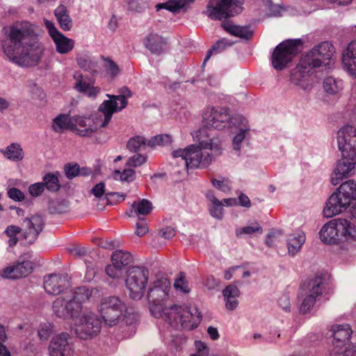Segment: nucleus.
Here are the masks:
<instances>
[{
	"mask_svg": "<svg viewBox=\"0 0 356 356\" xmlns=\"http://www.w3.org/2000/svg\"><path fill=\"white\" fill-rule=\"evenodd\" d=\"M170 290L171 284L167 277H161L152 282L147 294L152 314L175 329L191 330L197 327L202 320L199 311L174 303Z\"/></svg>",
	"mask_w": 356,
	"mask_h": 356,
	"instance_id": "nucleus-1",
	"label": "nucleus"
},
{
	"mask_svg": "<svg viewBox=\"0 0 356 356\" xmlns=\"http://www.w3.org/2000/svg\"><path fill=\"white\" fill-rule=\"evenodd\" d=\"M94 290L86 286H79L70 296H60L52 304L54 314L60 318L70 319L71 329L77 337L90 339L96 337L101 331V321L92 312H83L82 304L92 296Z\"/></svg>",
	"mask_w": 356,
	"mask_h": 356,
	"instance_id": "nucleus-2",
	"label": "nucleus"
},
{
	"mask_svg": "<svg viewBox=\"0 0 356 356\" xmlns=\"http://www.w3.org/2000/svg\"><path fill=\"white\" fill-rule=\"evenodd\" d=\"M3 48L4 53L11 60L26 67L35 65L41 53L33 25L27 22L10 28Z\"/></svg>",
	"mask_w": 356,
	"mask_h": 356,
	"instance_id": "nucleus-3",
	"label": "nucleus"
},
{
	"mask_svg": "<svg viewBox=\"0 0 356 356\" xmlns=\"http://www.w3.org/2000/svg\"><path fill=\"white\" fill-rule=\"evenodd\" d=\"M194 137L198 145H191L185 149H179L172 152L174 159L184 170L188 168H207L212 161L209 151L218 152L220 154V144L218 138L211 136L205 129L195 132Z\"/></svg>",
	"mask_w": 356,
	"mask_h": 356,
	"instance_id": "nucleus-4",
	"label": "nucleus"
},
{
	"mask_svg": "<svg viewBox=\"0 0 356 356\" xmlns=\"http://www.w3.org/2000/svg\"><path fill=\"white\" fill-rule=\"evenodd\" d=\"M333 46L324 42L303 54L297 66L291 71V81L305 90H310L314 86V77L311 72L329 60L333 54Z\"/></svg>",
	"mask_w": 356,
	"mask_h": 356,
	"instance_id": "nucleus-5",
	"label": "nucleus"
},
{
	"mask_svg": "<svg viewBox=\"0 0 356 356\" xmlns=\"http://www.w3.org/2000/svg\"><path fill=\"white\" fill-rule=\"evenodd\" d=\"M338 145L342 153V159L338 162L331 177V183L336 186L344 178L350 175L355 166V157H351V151L356 145V129L347 125L338 131Z\"/></svg>",
	"mask_w": 356,
	"mask_h": 356,
	"instance_id": "nucleus-6",
	"label": "nucleus"
},
{
	"mask_svg": "<svg viewBox=\"0 0 356 356\" xmlns=\"http://www.w3.org/2000/svg\"><path fill=\"white\" fill-rule=\"evenodd\" d=\"M101 323L113 327L119 325H132L136 318L134 313L127 312L126 305L118 296H111L102 298L97 306Z\"/></svg>",
	"mask_w": 356,
	"mask_h": 356,
	"instance_id": "nucleus-7",
	"label": "nucleus"
},
{
	"mask_svg": "<svg viewBox=\"0 0 356 356\" xmlns=\"http://www.w3.org/2000/svg\"><path fill=\"white\" fill-rule=\"evenodd\" d=\"M116 111L115 102L105 100L99 107L100 114L95 118L72 117L71 131L83 137L90 136L99 128L106 127Z\"/></svg>",
	"mask_w": 356,
	"mask_h": 356,
	"instance_id": "nucleus-8",
	"label": "nucleus"
},
{
	"mask_svg": "<svg viewBox=\"0 0 356 356\" xmlns=\"http://www.w3.org/2000/svg\"><path fill=\"white\" fill-rule=\"evenodd\" d=\"M149 280V270L143 267L133 266L127 272L125 285L131 299L143 298Z\"/></svg>",
	"mask_w": 356,
	"mask_h": 356,
	"instance_id": "nucleus-9",
	"label": "nucleus"
},
{
	"mask_svg": "<svg viewBox=\"0 0 356 356\" xmlns=\"http://www.w3.org/2000/svg\"><path fill=\"white\" fill-rule=\"evenodd\" d=\"M242 3L238 0H211L207 6L208 16L221 20L241 12Z\"/></svg>",
	"mask_w": 356,
	"mask_h": 356,
	"instance_id": "nucleus-10",
	"label": "nucleus"
},
{
	"mask_svg": "<svg viewBox=\"0 0 356 356\" xmlns=\"http://www.w3.org/2000/svg\"><path fill=\"white\" fill-rule=\"evenodd\" d=\"M299 44L300 42L298 40H285L279 44L274 49L271 58L273 67L277 70L285 68L297 54Z\"/></svg>",
	"mask_w": 356,
	"mask_h": 356,
	"instance_id": "nucleus-11",
	"label": "nucleus"
},
{
	"mask_svg": "<svg viewBox=\"0 0 356 356\" xmlns=\"http://www.w3.org/2000/svg\"><path fill=\"white\" fill-rule=\"evenodd\" d=\"M230 115L225 108L211 107L207 108L202 113V122L204 126L202 129L213 128L222 129L230 124Z\"/></svg>",
	"mask_w": 356,
	"mask_h": 356,
	"instance_id": "nucleus-12",
	"label": "nucleus"
},
{
	"mask_svg": "<svg viewBox=\"0 0 356 356\" xmlns=\"http://www.w3.org/2000/svg\"><path fill=\"white\" fill-rule=\"evenodd\" d=\"M325 278L322 275H316L311 279L303 289L305 298L300 305V311L306 313L314 305L316 298L321 296L324 291Z\"/></svg>",
	"mask_w": 356,
	"mask_h": 356,
	"instance_id": "nucleus-13",
	"label": "nucleus"
},
{
	"mask_svg": "<svg viewBox=\"0 0 356 356\" xmlns=\"http://www.w3.org/2000/svg\"><path fill=\"white\" fill-rule=\"evenodd\" d=\"M339 245L345 250H350L356 248V227L348 220L337 218Z\"/></svg>",
	"mask_w": 356,
	"mask_h": 356,
	"instance_id": "nucleus-14",
	"label": "nucleus"
},
{
	"mask_svg": "<svg viewBox=\"0 0 356 356\" xmlns=\"http://www.w3.org/2000/svg\"><path fill=\"white\" fill-rule=\"evenodd\" d=\"M333 336V350L332 355H341L345 349H351L348 348L347 345L350 341L353 331L349 325H336L332 327ZM354 346L352 349H355Z\"/></svg>",
	"mask_w": 356,
	"mask_h": 356,
	"instance_id": "nucleus-15",
	"label": "nucleus"
},
{
	"mask_svg": "<svg viewBox=\"0 0 356 356\" xmlns=\"http://www.w3.org/2000/svg\"><path fill=\"white\" fill-rule=\"evenodd\" d=\"M44 225V220L39 214L32 215L31 217L24 219L22 228V234L28 243L32 244L35 242L42 231Z\"/></svg>",
	"mask_w": 356,
	"mask_h": 356,
	"instance_id": "nucleus-16",
	"label": "nucleus"
},
{
	"mask_svg": "<svg viewBox=\"0 0 356 356\" xmlns=\"http://www.w3.org/2000/svg\"><path fill=\"white\" fill-rule=\"evenodd\" d=\"M43 286L47 293L56 296L68 293L70 285L67 275L51 274L44 277Z\"/></svg>",
	"mask_w": 356,
	"mask_h": 356,
	"instance_id": "nucleus-17",
	"label": "nucleus"
},
{
	"mask_svg": "<svg viewBox=\"0 0 356 356\" xmlns=\"http://www.w3.org/2000/svg\"><path fill=\"white\" fill-rule=\"evenodd\" d=\"M70 335L63 332L55 336L50 342L49 351L50 356H72L73 350L69 343Z\"/></svg>",
	"mask_w": 356,
	"mask_h": 356,
	"instance_id": "nucleus-18",
	"label": "nucleus"
},
{
	"mask_svg": "<svg viewBox=\"0 0 356 356\" xmlns=\"http://www.w3.org/2000/svg\"><path fill=\"white\" fill-rule=\"evenodd\" d=\"M33 269V264L30 261H24L8 266L0 270V275L3 278L18 279L27 276Z\"/></svg>",
	"mask_w": 356,
	"mask_h": 356,
	"instance_id": "nucleus-19",
	"label": "nucleus"
},
{
	"mask_svg": "<svg viewBox=\"0 0 356 356\" xmlns=\"http://www.w3.org/2000/svg\"><path fill=\"white\" fill-rule=\"evenodd\" d=\"M343 203L342 197L337 192L333 193L328 199L323 211V216L328 218L341 213L349 207Z\"/></svg>",
	"mask_w": 356,
	"mask_h": 356,
	"instance_id": "nucleus-20",
	"label": "nucleus"
},
{
	"mask_svg": "<svg viewBox=\"0 0 356 356\" xmlns=\"http://www.w3.org/2000/svg\"><path fill=\"white\" fill-rule=\"evenodd\" d=\"M344 69L354 79H356V41L348 44L342 55Z\"/></svg>",
	"mask_w": 356,
	"mask_h": 356,
	"instance_id": "nucleus-21",
	"label": "nucleus"
},
{
	"mask_svg": "<svg viewBox=\"0 0 356 356\" xmlns=\"http://www.w3.org/2000/svg\"><path fill=\"white\" fill-rule=\"evenodd\" d=\"M74 79L76 80L74 88L89 97H96L100 92V88L95 86L93 82L85 79L82 74L77 72L74 74Z\"/></svg>",
	"mask_w": 356,
	"mask_h": 356,
	"instance_id": "nucleus-22",
	"label": "nucleus"
},
{
	"mask_svg": "<svg viewBox=\"0 0 356 356\" xmlns=\"http://www.w3.org/2000/svg\"><path fill=\"white\" fill-rule=\"evenodd\" d=\"M337 218L333 219L321 228L319 235L321 240L327 244H339Z\"/></svg>",
	"mask_w": 356,
	"mask_h": 356,
	"instance_id": "nucleus-23",
	"label": "nucleus"
},
{
	"mask_svg": "<svg viewBox=\"0 0 356 356\" xmlns=\"http://www.w3.org/2000/svg\"><path fill=\"white\" fill-rule=\"evenodd\" d=\"M337 193L342 197L343 204L350 206L353 201L356 200V182L350 179L342 183Z\"/></svg>",
	"mask_w": 356,
	"mask_h": 356,
	"instance_id": "nucleus-24",
	"label": "nucleus"
},
{
	"mask_svg": "<svg viewBox=\"0 0 356 356\" xmlns=\"http://www.w3.org/2000/svg\"><path fill=\"white\" fill-rule=\"evenodd\" d=\"M145 47L152 53L160 54L165 50L166 42L163 38L154 33H150L145 40Z\"/></svg>",
	"mask_w": 356,
	"mask_h": 356,
	"instance_id": "nucleus-25",
	"label": "nucleus"
},
{
	"mask_svg": "<svg viewBox=\"0 0 356 356\" xmlns=\"http://www.w3.org/2000/svg\"><path fill=\"white\" fill-rule=\"evenodd\" d=\"M223 29L231 35L244 39H250L253 35L250 27L234 25L229 22L222 23Z\"/></svg>",
	"mask_w": 356,
	"mask_h": 356,
	"instance_id": "nucleus-26",
	"label": "nucleus"
},
{
	"mask_svg": "<svg viewBox=\"0 0 356 356\" xmlns=\"http://www.w3.org/2000/svg\"><path fill=\"white\" fill-rule=\"evenodd\" d=\"M53 40L56 44V51L60 54H67L71 51L74 47L73 40L67 38L61 33L53 36Z\"/></svg>",
	"mask_w": 356,
	"mask_h": 356,
	"instance_id": "nucleus-27",
	"label": "nucleus"
},
{
	"mask_svg": "<svg viewBox=\"0 0 356 356\" xmlns=\"http://www.w3.org/2000/svg\"><path fill=\"white\" fill-rule=\"evenodd\" d=\"M55 16L63 31H69L72 26V22L69 16L68 10L63 5L55 10Z\"/></svg>",
	"mask_w": 356,
	"mask_h": 356,
	"instance_id": "nucleus-28",
	"label": "nucleus"
},
{
	"mask_svg": "<svg viewBox=\"0 0 356 356\" xmlns=\"http://www.w3.org/2000/svg\"><path fill=\"white\" fill-rule=\"evenodd\" d=\"M223 296L226 299V307L229 310L234 309L238 305L236 298L239 296V291L236 286L229 285L223 291Z\"/></svg>",
	"mask_w": 356,
	"mask_h": 356,
	"instance_id": "nucleus-29",
	"label": "nucleus"
},
{
	"mask_svg": "<svg viewBox=\"0 0 356 356\" xmlns=\"http://www.w3.org/2000/svg\"><path fill=\"white\" fill-rule=\"evenodd\" d=\"M305 241L303 232L289 235L288 238V250L291 255L296 254Z\"/></svg>",
	"mask_w": 356,
	"mask_h": 356,
	"instance_id": "nucleus-30",
	"label": "nucleus"
},
{
	"mask_svg": "<svg viewBox=\"0 0 356 356\" xmlns=\"http://www.w3.org/2000/svg\"><path fill=\"white\" fill-rule=\"evenodd\" d=\"M120 94L118 95H107V96L111 98V99H109L110 101L115 102L117 106L116 111L125 108L127 105V98L132 95L131 92L127 87L122 88L120 90Z\"/></svg>",
	"mask_w": 356,
	"mask_h": 356,
	"instance_id": "nucleus-31",
	"label": "nucleus"
},
{
	"mask_svg": "<svg viewBox=\"0 0 356 356\" xmlns=\"http://www.w3.org/2000/svg\"><path fill=\"white\" fill-rule=\"evenodd\" d=\"M111 260L113 264H115V265L125 268V266L130 264L133 259L132 256L129 252H124L122 250H117L113 253Z\"/></svg>",
	"mask_w": 356,
	"mask_h": 356,
	"instance_id": "nucleus-32",
	"label": "nucleus"
},
{
	"mask_svg": "<svg viewBox=\"0 0 356 356\" xmlns=\"http://www.w3.org/2000/svg\"><path fill=\"white\" fill-rule=\"evenodd\" d=\"M131 208V213L134 212L137 216H146L151 212L152 205L149 200L143 199L138 202H134Z\"/></svg>",
	"mask_w": 356,
	"mask_h": 356,
	"instance_id": "nucleus-33",
	"label": "nucleus"
},
{
	"mask_svg": "<svg viewBox=\"0 0 356 356\" xmlns=\"http://www.w3.org/2000/svg\"><path fill=\"white\" fill-rule=\"evenodd\" d=\"M325 91L330 95L338 94L343 88V83L341 80H336L332 76H328L323 81Z\"/></svg>",
	"mask_w": 356,
	"mask_h": 356,
	"instance_id": "nucleus-34",
	"label": "nucleus"
},
{
	"mask_svg": "<svg viewBox=\"0 0 356 356\" xmlns=\"http://www.w3.org/2000/svg\"><path fill=\"white\" fill-rule=\"evenodd\" d=\"M53 129L57 132H60L64 129H70L72 127V117L65 115L58 116L53 123Z\"/></svg>",
	"mask_w": 356,
	"mask_h": 356,
	"instance_id": "nucleus-35",
	"label": "nucleus"
},
{
	"mask_svg": "<svg viewBox=\"0 0 356 356\" xmlns=\"http://www.w3.org/2000/svg\"><path fill=\"white\" fill-rule=\"evenodd\" d=\"M6 156L13 161H20L24 157V152L20 145L13 143L7 147Z\"/></svg>",
	"mask_w": 356,
	"mask_h": 356,
	"instance_id": "nucleus-36",
	"label": "nucleus"
},
{
	"mask_svg": "<svg viewBox=\"0 0 356 356\" xmlns=\"http://www.w3.org/2000/svg\"><path fill=\"white\" fill-rule=\"evenodd\" d=\"M65 171L66 176L69 179H72L78 175H86L91 172L88 169H80L77 164H68L65 165Z\"/></svg>",
	"mask_w": 356,
	"mask_h": 356,
	"instance_id": "nucleus-37",
	"label": "nucleus"
},
{
	"mask_svg": "<svg viewBox=\"0 0 356 356\" xmlns=\"http://www.w3.org/2000/svg\"><path fill=\"white\" fill-rule=\"evenodd\" d=\"M22 231V229L18 226L9 225L7 227L4 233L9 238L8 243L10 247H13L17 243L18 238L17 235Z\"/></svg>",
	"mask_w": 356,
	"mask_h": 356,
	"instance_id": "nucleus-38",
	"label": "nucleus"
},
{
	"mask_svg": "<svg viewBox=\"0 0 356 356\" xmlns=\"http://www.w3.org/2000/svg\"><path fill=\"white\" fill-rule=\"evenodd\" d=\"M77 63L79 66L84 70L89 71L91 72H95L97 71V63L92 62L89 56L84 55L77 58Z\"/></svg>",
	"mask_w": 356,
	"mask_h": 356,
	"instance_id": "nucleus-39",
	"label": "nucleus"
},
{
	"mask_svg": "<svg viewBox=\"0 0 356 356\" xmlns=\"http://www.w3.org/2000/svg\"><path fill=\"white\" fill-rule=\"evenodd\" d=\"M43 181L44 187H46L50 191H57L60 188L58 179L54 174L49 173L45 175L43 178Z\"/></svg>",
	"mask_w": 356,
	"mask_h": 356,
	"instance_id": "nucleus-40",
	"label": "nucleus"
},
{
	"mask_svg": "<svg viewBox=\"0 0 356 356\" xmlns=\"http://www.w3.org/2000/svg\"><path fill=\"white\" fill-rule=\"evenodd\" d=\"M263 232L262 227L257 222L251 223L248 226H245L238 229L236 232V236H239L242 234H252L254 233L261 234Z\"/></svg>",
	"mask_w": 356,
	"mask_h": 356,
	"instance_id": "nucleus-41",
	"label": "nucleus"
},
{
	"mask_svg": "<svg viewBox=\"0 0 356 356\" xmlns=\"http://www.w3.org/2000/svg\"><path fill=\"white\" fill-rule=\"evenodd\" d=\"M125 272V268L115 265L112 262V264L108 265L106 268V274L113 279L121 278Z\"/></svg>",
	"mask_w": 356,
	"mask_h": 356,
	"instance_id": "nucleus-42",
	"label": "nucleus"
},
{
	"mask_svg": "<svg viewBox=\"0 0 356 356\" xmlns=\"http://www.w3.org/2000/svg\"><path fill=\"white\" fill-rule=\"evenodd\" d=\"M174 286L176 290L185 293L190 291V287L184 273H179L178 277L175 281Z\"/></svg>",
	"mask_w": 356,
	"mask_h": 356,
	"instance_id": "nucleus-43",
	"label": "nucleus"
},
{
	"mask_svg": "<svg viewBox=\"0 0 356 356\" xmlns=\"http://www.w3.org/2000/svg\"><path fill=\"white\" fill-rule=\"evenodd\" d=\"M113 177L121 181H132L135 177V171L132 169H125L122 172L115 170Z\"/></svg>",
	"mask_w": 356,
	"mask_h": 356,
	"instance_id": "nucleus-44",
	"label": "nucleus"
},
{
	"mask_svg": "<svg viewBox=\"0 0 356 356\" xmlns=\"http://www.w3.org/2000/svg\"><path fill=\"white\" fill-rule=\"evenodd\" d=\"M54 332V325L51 323H46L40 325L38 335L41 340L47 341Z\"/></svg>",
	"mask_w": 356,
	"mask_h": 356,
	"instance_id": "nucleus-45",
	"label": "nucleus"
},
{
	"mask_svg": "<svg viewBox=\"0 0 356 356\" xmlns=\"http://www.w3.org/2000/svg\"><path fill=\"white\" fill-rule=\"evenodd\" d=\"M212 206L209 209L210 213L212 216L220 219L222 217V204L216 197H213L211 200Z\"/></svg>",
	"mask_w": 356,
	"mask_h": 356,
	"instance_id": "nucleus-46",
	"label": "nucleus"
},
{
	"mask_svg": "<svg viewBox=\"0 0 356 356\" xmlns=\"http://www.w3.org/2000/svg\"><path fill=\"white\" fill-rule=\"evenodd\" d=\"M145 145V140L143 137L135 136L128 141L127 146L130 151L136 152Z\"/></svg>",
	"mask_w": 356,
	"mask_h": 356,
	"instance_id": "nucleus-47",
	"label": "nucleus"
},
{
	"mask_svg": "<svg viewBox=\"0 0 356 356\" xmlns=\"http://www.w3.org/2000/svg\"><path fill=\"white\" fill-rule=\"evenodd\" d=\"M104 67L106 72L112 76H115L120 73L118 65L110 58H104Z\"/></svg>",
	"mask_w": 356,
	"mask_h": 356,
	"instance_id": "nucleus-48",
	"label": "nucleus"
},
{
	"mask_svg": "<svg viewBox=\"0 0 356 356\" xmlns=\"http://www.w3.org/2000/svg\"><path fill=\"white\" fill-rule=\"evenodd\" d=\"M147 161V157L142 154H135L132 157L129 158L127 162V165L129 167H138L143 163H145Z\"/></svg>",
	"mask_w": 356,
	"mask_h": 356,
	"instance_id": "nucleus-49",
	"label": "nucleus"
},
{
	"mask_svg": "<svg viewBox=\"0 0 356 356\" xmlns=\"http://www.w3.org/2000/svg\"><path fill=\"white\" fill-rule=\"evenodd\" d=\"M126 195L123 193H106V198L107 202L110 204H115L123 202Z\"/></svg>",
	"mask_w": 356,
	"mask_h": 356,
	"instance_id": "nucleus-50",
	"label": "nucleus"
},
{
	"mask_svg": "<svg viewBox=\"0 0 356 356\" xmlns=\"http://www.w3.org/2000/svg\"><path fill=\"white\" fill-rule=\"evenodd\" d=\"M172 141L171 137L169 135H159L154 136L150 141V145H164L170 143Z\"/></svg>",
	"mask_w": 356,
	"mask_h": 356,
	"instance_id": "nucleus-51",
	"label": "nucleus"
},
{
	"mask_svg": "<svg viewBox=\"0 0 356 356\" xmlns=\"http://www.w3.org/2000/svg\"><path fill=\"white\" fill-rule=\"evenodd\" d=\"M196 352L191 356H208L209 348L202 341H195Z\"/></svg>",
	"mask_w": 356,
	"mask_h": 356,
	"instance_id": "nucleus-52",
	"label": "nucleus"
},
{
	"mask_svg": "<svg viewBox=\"0 0 356 356\" xmlns=\"http://www.w3.org/2000/svg\"><path fill=\"white\" fill-rule=\"evenodd\" d=\"M44 190V184L42 182L35 183L32 184L29 188V193L33 197H38L40 195Z\"/></svg>",
	"mask_w": 356,
	"mask_h": 356,
	"instance_id": "nucleus-53",
	"label": "nucleus"
},
{
	"mask_svg": "<svg viewBox=\"0 0 356 356\" xmlns=\"http://www.w3.org/2000/svg\"><path fill=\"white\" fill-rule=\"evenodd\" d=\"M132 10L140 11L149 0H125Z\"/></svg>",
	"mask_w": 356,
	"mask_h": 356,
	"instance_id": "nucleus-54",
	"label": "nucleus"
},
{
	"mask_svg": "<svg viewBox=\"0 0 356 356\" xmlns=\"http://www.w3.org/2000/svg\"><path fill=\"white\" fill-rule=\"evenodd\" d=\"M8 197L15 201H22L24 199V193L16 188H11L8 191Z\"/></svg>",
	"mask_w": 356,
	"mask_h": 356,
	"instance_id": "nucleus-55",
	"label": "nucleus"
},
{
	"mask_svg": "<svg viewBox=\"0 0 356 356\" xmlns=\"http://www.w3.org/2000/svg\"><path fill=\"white\" fill-rule=\"evenodd\" d=\"M212 183L215 187L221 190L223 192H227L230 190L229 182L228 179H224L222 181L217 180V179H212Z\"/></svg>",
	"mask_w": 356,
	"mask_h": 356,
	"instance_id": "nucleus-56",
	"label": "nucleus"
},
{
	"mask_svg": "<svg viewBox=\"0 0 356 356\" xmlns=\"http://www.w3.org/2000/svg\"><path fill=\"white\" fill-rule=\"evenodd\" d=\"M148 227L146 222L140 221L136 223L135 234L137 236L142 237L148 232Z\"/></svg>",
	"mask_w": 356,
	"mask_h": 356,
	"instance_id": "nucleus-57",
	"label": "nucleus"
},
{
	"mask_svg": "<svg viewBox=\"0 0 356 356\" xmlns=\"http://www.w3.org/2000/svg\"><path fill=\"white\" fill-rule=\"evenodd\" d=\"M91 193L97 197H102L105 193V185L103 182L97 184L91 190Z\"/></svg>",
	"mask_w": 356,
	"mask_h": 356,
	"instance_id": "nucleus-58",
	"label": "nucleus"
},
{
	"mask_svg": "<svg viewBox=\"0 0 356 356\" xmlns=\"http://www.w3.org/2000/svg\"><path fill=\"white\" fill-rule=\"evenodd\" d=\"M245 138V131H241L233 140L234 149L236 150L240 149V143Z\"/></svg>",
	"mask_w": 356,
	"mask_h": 356,
	"instance_id": "nucleus-59",
	"label": "nucleus"
},
{
	"mask_svg": "<svg viewBox=\"0 0 356 356\" xmlns=\"http://www.w3.org/2000/svg\"><path fill=\"white\" fill-rule=\"evenodd\" d=\"M162 236L167 239H170L175 236L176 231L171 227H166L161 231Z\"/></svg>",
	"mask_w": 356,
	"mask_h": 356,
	"instance_id": "nucleus-60",
	"label": "nucleus"
},
{
	"mask_svg": "<svg viewBox=\"0 0 356 356\" xmlns=\"http://www.w3.org/2000/svg\"><path fill=\"white\" fill-rule=\"evenodd\" d=\"M44 24L48 29L49 33L51 38H53V36L56 35L57 34L60 33V32L56 29V28L54 26V24L52 22L49 21L47 19L44 20Z\"/></svg>",
	"mask_w": 356,
	"mask_h": 356,
	"instance_id": "nucleus-61",
	"label": "nucleus"
},
{
	"mask_svg": "<svg viewBox=\"0 0 356 356\" xmlns=\"http://www.w3.org/2000/svg\"><path fill=\"white\" fill-rule=\"evenodd\" d=\"M223 47H224V43L222 41H218V42H216L213 46L212 49L211 51H209L208 54L207 55V56L204 59V64H205V63L210 58L211 55L213 51L218 53L220 51V50H218V49L223 48Z\"/></svg>",
	"mask_w": 356,
	"mask_h": 356,
	"instance_id": "nucleus-62",
	"label": "nucleus"
},
{
	"mask_svg": "<svg viewBox=\"0 0 356 356\" xmlns=\"http://www.w3.org/2000/svg\"><path fill=\"white\" fill-rule=\"evenodd\" d=\"M238 200L240 205L242 207H250L251 206V202L249 197L243 193H241L238 196Z\"/></svg>",
	"mask_w": 356,
	"mask_h": 356,
	"instance_id": "nucleus-63",
	"label": "nucleus"
},
{
	"mask_svg": "<svg viewBox=\"0 0 356 356\" xmlns=\"http://www.w3.org/2000/svg\"><path fill=\"white\" fill-rule=\"evenodd\" d=\"M207 332L210 338L213 340H216L219 337L218 330L216 327H209L207 329Z\"/></svg>",
	"mask_w": 356,
	"mask_h": 356,
	"instance_id": "nucleus-64",
	"label": "nucleus"
}]
</instances>
